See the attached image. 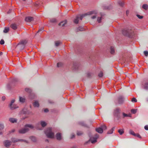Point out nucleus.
I'll use <instances>...</instances> for the list:
<instances>
[{
	"instance_id": "nucleus-23",
	"label": "nucleus",
	"mask_w": 148,
	"mask_h": 148,
	"mask_svg": "<svg viewBox=\"0 0 148 148\" xmlns=\"http://www.w3.org/2000/svg\"><path fill=\"white\" fill-rule=\"evenodd\" d=\"M40 124L42 127H45L47 125V123L44 121H41L40 122Z\"/></svg>"
},
{
	"instance_id": "nucleus-62",
	"label": "nucleus",
	"mask_w": 148,
	"mask_h": 148,
	"mask_svg": "<svg viewBox=\"0 0 148 148\" xmlns=\"http://www.w3.org/2000/svg\"><path fill=\"white\" fill-rule=\"evenodd\" d=\"M25 118H23V119H25Z\"/></svg>"
},
{
	"instance_id": "nucleus-2",
	"label": "nucleus",
	"mask_w": 148,
	"mask_h": 148,
	"mask_svg": "<svg viewBox=\"0 0 148 148\" xmlns=\"http://www.w3.org/2000/svg\"><path fill=\"white\" fill-rule=\"evenodd\" d=\"M45 133L48 138H54V133L52 132L51 128H48L45 131Z\"/></svg>"
},
{
	"instance_id": "nucleus-19",
	"label": "nucleus",
	"mask_w": 148,
	"mask_h": 148,
	"mask_svg": "<svg viewBox=\"0 0 148 148\" xmlns=\"http://www.w3.org/2000/svg\"><path fill=\"white\" fill-rule=\"evenodd\" d=\"M25 127L26 128L28 127L31 129H32L34 127L31 124H26L25 125Z\"/></svg>"
},
{
	"instance_id": "nucleus-35",
	"label": "nucleus",
	"mask_w": 148,
	"mask_h": 148,
	"mask_svg": "<svg viewBox=\"0 0 148 148\" xmlns=\"http://www.w3.org/2000/svg\"><path fill=\"white\" fill-rule=\"evenodd\" d=\"M25 90L26 92L29 93H31L32 91L31 89L28 88H26L25 89Z\"/></svg>"
},
{
	"instance_id": "nucleus-1",
	"label": "nucleus",
	"mask_w": 148,
	"mask_h": 148,
	"mask_svg": "<svg viewBox=\"0 0 148 148\" xmlns=\"http://www.w3.org/2000/svg\"><path fill=\"white\" fill-rule=\"evenodd\" d=\"M27 41L25 40H22L16 45V48L20 51H21L24 48Z\"/></svg>"
},
{
	"instance_id": "nucleus-34",
	"label": "nucleus",
	"mask_w": 148,
	"mask_h": 148,
	"mask_svg": "<svg viewBox=\"0 0 148 148\" xmlns=\"http://www.w3.org/2000/svg\"><path fill=\"white\" fill-rule=\"evenodd\" d=\"M60 43V41H56L55 42V45L57 47H58Z\"/></svg>"
},
{
	"instance_id": "nucleus-13",
	"label": "nucleus",
	"mask_w": 148,
	"mask_h": 148,
	"mask_svg": "<svg viewBox=\"0 0 148 148\" xmlns=\"http://www.w3.org/2000/svg\"><path fill=\"white\" fill-rule=\"evenodd\" d=\"M56 137L57 140H60L62 139V136L61 134L60 133H57L56 135Z\"/></svg>"
},
{
	"instance_id": "nucleus-3",
	"label": "nucleus",
	"mask_w": 148,
	"mask_h": 148,
	"mask_svg": "<svg viewBox=\"0 0 148 148\" xmlns=\"http://www.w3.org/2000/svg\"><path fill=\"white\" fill-rule=\"evenodd\" d=\"M87 14H82V15H79L77 16L76 18L74 20V23L75 24H77L79 20H82L83 18L87 15Z\"/></svg>"
},
{
	"instance_id": "nucleus-10",
	"label": "nucleus",
	"mask_w": 148,
	"mask_h": 148,
	"mask_svg": "<svg viewBox=\"0 0 148 148\" xmlns=\"http://www.w3.org/2000/svg\"><path fill=\"white\" fill-rule=\"evenodd\" d=\"M124 98L121 96H119L118 99V103L119 104L123 103L124 102Z\"/></svg>"
},
{
	"instance_id": "nucleus-42",
	"label": "nucleus",
	"mask_w": 148,
	"mask_h": 148,
	"mask_svg": "<svg viewBox=\"0 0 148 148\" xmlns=\"http://www.w3.org/2000/svg\"><path fill=\"white\" fill-rule=\"evenodd\" d=\"M135 136H136L139 138H141V136L139 134H138V133L136 134L135 135Z\"/></svg>"
},
{
	"instance_id": "nucleus-45",
	"label": "nucleus",
	"mask_w": 148,
	"mask_h": 148,
	"mask_svg": "<svg viewBox=\"0 0 148 148\" xmlns=\"http://www.w3.org/2000/svg\"><path fill=\"white\" fill-rule=\"evenodd\" d=\"M62 65V64L61 62L58 63L57 64V66L58 67H60Z\"/></svg>"
},
{
	"instance_id": "nucleus-47",
	"label": "nucleus",
	"mask_w": 148,
	"mask_h": 148,
	"mask_svg": "<svg viewBox=\"0 0 148 148\" xmlns=\"http://www.w3.org/2000/svg\"><path fill=\"white\" fill-rule=\"evenodd\" d=\"M103 75V73L102 72H101L98 75V76L99 77H101Z\"/></svg>"
},
{
	"instance_id": "nucleus-14",
	"label": "nucleus",
	"mask_w": 148,
	"mask_h": 148,
	"mask_svg": "<svg viewBox=\"0 0 148 148\" xmlns=\"http://www.w3.org/2000/svg\"><path fill=\"white\" fill-rule=\"evenodd\" d=\"M10 27L13 29L16 30L17 29V25L15 23H13L11 25Z\"/></svg>"
},
{
	"instance_id": "nucleus-16",
	"label": "nucleus",
	"mask_w": 148,
	"mask_h": 148,
	"mask_svg": "<svg viewBox=\"0 0 148 148\" xmlns=\"http://www.w3.org/2000/svg\"><path fill=\"white\" fill-rule=\"evenodd\" d=\"M67 21L66 20L61 22L59 24V25L61 27H64L65 25L66 24Z\"/></svg>"
},
{
	"instance_id": "nucleus-49",
	"label": "nucleus",
	"mask_w": 148,
	"mask_h": 148,
	"mask_svg": "<svg viewBox=\"0 0 148 148\" xmlns=\"http://www.w3.org/2000/svg\"><path fill=\"white\" fill-rule=\"evenodd\" d=\"M43 29H44L43 28H42L38 30V31L37 33H38L42 31L43 30Z\"/></svg>"
},
{
	"instance_id": "nucleus-15",
	"label": "nucleus",
	"mask_w": 148,
	"mask_h": 148,
	"mask_svg": "<svg viewBox=\"0 0 148 148\" xmlns=\"http://www.w3.org/2000/svg\"><path fill=\"white\" fill-rule=\"evenodd\" d=\"M9 121L12 123H14L17 122V119L15 118H11L9 119Z\"/></svg>"
},
{
	"instance_id": "nucleus-26",
	"label": "nucleus",
	"mask_w": 148,
	"mask_h": 148,
	"mask_svg": "<svg viewBox=\"0 0 148 148\" xmlns=\"http://www.w3.org/2000/svg\"><path fill=\"white\" fill-rule=\"evenodd\" d=\"M17 140L18 139H16L15 138H11V142L14 143L18 142Z\"/></svg>"
},
{
	"instance_id": "nucleus-39",
	"label": "nucleus",
	"mask_w": 148,
	"mask_h": 148,
	"mask_svg": "<svg viewBox=\"0 0 148 148\" xmlns=\"http://www.w3.org/2000/svg\"><path fill=\"white\" fill-rule=\"evenodd\" d=\"M4 128V126L3 124H0V130H3Z\"/></svg>"
},
{
	"instance_id": "nucleus-51",
	"label": "nucleus",
	"mask_w": 148,
	"mask_h": 148,
	"mask_svg": "<svg viewBox=\"0 0 148 148\" xmlns=\"http://www.w3.org/2000/svg\"><path fill=\"white\" fill-rule=\"evenodd\" d=\"M96 16H97L95 14V15L92 16H91V18L92 19H94L96 18Z\"/></svg>"
},
{
	"instance_id": "nucleus-40",
	"label": "nucleus",
	"mask_w": 148,
	"mask_h": 148,
	"mask_svg": "<svg viewBox=\"0 0 148 148\" xmlns=\"http://www.w3.org/2000/svg\"><path fill=\"white\" fill-rule=\"evenodd\" d=\"M144 53L145 56H148V51H144Z\"/></svg>"
},
{
	"instance_id": "nucleus-8",
	"label": "nucleus",
	"mask_w": 148,
	"mask_h": 148,
	"mask_svg": "<svg viewBox=\"0 0 148 148\" xmlns=\"http://www.w3.org/2000/svg\"><path fill=\"white\" fill-rule=\"evenodd\" d=\"M29 130V129L28 128H25L21 129L19 130L18 132L20 134H24L27 132Z\"/></svg>"
},
{
	"instance_id": "nucleus-21",
	"label": "nucleus",
	"mask_w": 148,
	"mask_h": 148,
	"mask_svg": "<svg viewBox=\"0 0 148 148\" xmlns=\"http://www.w3.org/2000/svg\"><path fill=\"white\" fill-rule=\"evenodd\" d=\"M122 115L123 116V118H124L125 117H131V114H127L125 113L124 112H123L122 113Z\"/></svg>"
},
{
	"instance_id": "nucleus-55",
	"label": "nucleus",
	"mask_w": 148,
	"mask_h": 148,
	"mask_svg": "<svg viewBox=\"0 0 148 148\" xmlns=\"http://www.w3.org/2000/svg\"><path fill=\"white\" fill-rule=\"evenodd\" d=\"M51 22H55L56 21V20L55 19H53V20H51Z\"/></svg>"
},
{
	"instance_id": "nucleus-58",
	"label": "nucleus",
	"mask_w": 148,
	"mask_h": 148,
	"mask_svg": "<svg viewBox=\"0 0 148 148\" xmlns=\"http://www.w3.org/2000/svg\"><path fill=\"white\" fill-rule=\"evenodd\" d=\"M11 12V10H10L8 12V13H10Z\"/></svg>"
},
{
	"instance_id": "nucleus-60",
	"label": "nucleus",
	"mask_w": 148,
	"mask_h": 148,
	"mask_svg": "<svg viewBox=\"0 0 148 148\" xmlns=\"http://www.w3.org/2000/svg\"><path fill=\"white\" fill-rule=\"evenodd\" d=\"M2 54V53L0 52V56Z\"/></svg>"
},
{
	"instance_id": "nucleus-12",
	"label": "nucleus",
	"mask_w": 148,
	"mask_h": 148,
	"mask_svg": "<svg viewBox=\"0 0 148 148\" xmlns=\"http://www.w3.org/2000/svg\"><path fill=\"white\" fill-rule=\"evenodd\" d=\"M34 20V18L30 16H27L25 18V21L27 22H30Z\"/></svg>"
},
{
	"instance_id": "nucleus-17",
	"label": "nucleus",
	"mask_w": 148,
	"mask_h": 148,
	"mask_svg": "<svg viewBox=\"0 0 148 148\" xmlns=\"http://www.w3.org/2000/svg\"><path fill=\"white\" fill-rule=\"evenodd\" d=\"M96 130L97 132L99 133H101L103 132V129L101 127L97 128Z\"/></svg>"
},
{
	"instance_id": "nucleus-11",
	"label": "nucleus",
	"mask_w": 148,
	"mask_h": 148,
	"mask_svg": "<svg viewBox=\"0 0 148 148\" xmlns=\"http://www.w3.org/2000/svg\"><path fill=\"white\" fill-rule=\"evenodd\" d=\"M99 137V135L97 134L95 135V137L93 138L91 140V142L92 143H94L97 142V139Z\"/></svg>"
},
{
	"instance_id": "nucleus-27",
	"label": "nucleus",
	"mask_w": 148,
	"mask_h": 148,
	"mask_svg": "<svg viewBox=\"0 0 148 148\" xmlns=\"http://www.w3.org/2000/svg\"><path fill=\"white\" fill-rule=\"evenodd\" d=\"M118 132L120 135H122L124 133L123 130L122 129H120L118 130Z\"/></svg>"
},
{
	"instance_id": "nucleus-20",
	"label": "nucleus",
	"mask_w": 148,
	"mask_h": 148,
	"mask_svg": "<svg viewBox=\"0 0 148 148\" xmlns=\"http://www.w3.org/2000/svg\"><path fill=\"white\" fill-rule=\"evenodd\" d=\"M33 105L35 107H38L39 106V103L37 101H36L33 103Z\"/></svg>"
},
{
	"instance_id": "nucleus-31",
	"label": "nucleus",
	"mask_w": 148,
	"mask_h": 148,
	"mask_svg": "<svg viewBox=\"0 0 148 148\" xmlns=\"http://www.w3.org/2000/svg\"><path fill=\"white\" fill-rule=\"evenodd\" d=\"M30 138L32 141H33L34 142H35L36 140V139L35 137L34 136H31L30 137Z\"/></svg>"
},
{
	"instance_id": "nucleus-7",
	"label": "nucleus",
	"mask_w": 148,
	"mask_h": 148,
	"mask_svg": "<svg viewBox=\"0 0 148 148\" xmlns=\"http://www.w3.org/2000/svg\"><path fill=\"white\" fill-rule=\"evenodd\" d=\"M130 30L129 29H124L122 31V33L125 36H129L130 35Z\"/></svg>"
},
{
	"instance_id": "nucleus-43",
	"label": "nucleus",
	"mask_w": 148,
	"mask_h": 148,
	"mask_svg": "<svg viewBox=\"0 0 148 148\" xmlns=\"http://www.w3.org/2000/svg\"><path fill=\"white\" fill-rule=\"evenodd\" d=\"M119 4L121 6H123L124 4V3L123 2L120 1L119 2Z\"/></svg>"
},
{
	"instance_id": "nucleus-53",
	"label": "nucleus",
	"mask_w": 148,
	"mask_h": 148,
	"mask_svg": "<svg viewBox=\"0 0 148 148\" xmlns=\"http://www.w3.org/2000/svg\"><path fill=\"white\" fill-rule=\"evenodd\" d=\"M15 131V130L14 129H12L11 131L10 132V133H13Z\"/></svg>"
},
{
	"instance_id": "nucleus-44",
	"label": "nucleus",
	"mask_w": 148,
	"mask_h": 148,
	"mask_svg": "<svg viewBox=\"0 0 148 148\" xmlns=\"http://www.w3.org/2000/svg\"><path fill=\"white\" fill-rule=\"evenodd\" d=\"M132 102H136L137 101V99L134 97H133L132 99Z\"/></svg>"
},
{
	"instance_id": "nucleus-52",
	"label": "nucleus",
	"mask_w": 148,
	"mask_h": 148,
	"mask_svg": "<svg viewBox=\"0 0 148 148\" xmlns=\"http://www.w3.org/2000/svg\"><path fill=\"white\" fill-rule=\"evenodd\" d=\"M129 10H127L126 11V15H128L129 14Z\"/></svg>"
},
{
	"instance_id": "nucleus-46",
	"label": "nucleus",
	"mask_w": 148,
	"mask_h": 148,
	"mask_svg": "<svg viewBox=\"0 0 148 148\" xmlns=\"http://www.w3.org/2000/svg\"><path fill=\"white\" fill-rule=\"evenodd\" d=\"M136 16H137V17L140 18V19H142L143 18V16H140L138 14H137L136 15Z\"/></svg>"
},
{
	"instance_id": "nucleus-64",
	"label": "nucleus",
	"mask_w": 148,
	"mask_h": 148,
	"mask_svg": "<svg viewBox=\"0 0 148 148\" xmlns=\"http://www.w3.org/2000/svg\"><path fill=\"white\" fill-rule=\"evenodd\" d=\"M73 148V147H72V148Z\"/></svg>"
},
{
	"instance_id": "nucleus-6",
	"label": "nucleus",
	"mask_w": 148,
	"mask_h": 148,
	"mask_svg": "<svg viewBox=\"0 0 148 148\" xmlns=\"http://www.w3.org/2000/svg\"><path fill=\"white\" fill-rule=\"evenodd\" d=\"M3 143L5 147L8 148L11 145L12 142L9 140H5L3 141Z\"/></svg>"
},
{
	"instance_id": "nucleus-9",
	"label": "nucleus",
	"mask_w": 148,
	"mask_h": 148,
	"mask_svg": "<svg viewBox=\"0 0 148 148\" xmlns=\"http://www.w3.org/2000/svg\"><path fill=\"white\" fill-rule=\"evenodd\" d=\"M143 88L145 89H148V81H144L142 83Z\"/></svg>"
},
{
	"instance_id": "nucleus-50",
	"label": "nucleus",
	"mask_w": 148,
	"mask_h": 148,
	"mask_svg": "<svg viewBox=\"0 0 148 148\" xmlns=\"http://www.w3.org/2000/svg\"><path fill=\"white\" fill-rule=\"evenodd\" d=\"M145 129L146 130H148V125H145L144 127Z\"/></svg>"
},
{
	"instance_id": "nucleus-22",
	"label": "nucleus",
	"mask_w": 148,
	"mask_h": 148,
	"mask_svg": "<svg viewBox=\"0 0 148 148\" xmlns=\"http://www.w3.org/2000/svg\"><path fill=\"white\" fill-rule=\"evenodd\" d=\"M142 8L146 10L148 9V5L147 4H143L142 6Z\"/></svg>"
},
{
	"instance_id": "nucleus-48",
	"label": "nucleus",
	"mask_w": 148,
	"mask_h": 148,
	"mask_svg": "<svg viewBox=\"0 0 148 148\" xmlns=\"http://www.w3.org/2000/svg\"><path fill=\"white\" fill-rule=\"evenodd\" d=\"M4 43V41L3 39H1L0 41V44L1 45H3Z\"/></svg>"
},
{
	"instance_id": "nucleus-54",
	"label": "nucleus",
	"mask_w": 148,
	"mask_h": 148,
	"mask_svg": "<svg viewBox=\"0 0 148 148\" xmlns=\"http://www.w3.org/2000/svg\"><path fill=\"white\" fill-rule=\"evenodd\" d=\"M48 111H49V110L47 109H45L44 110V112H48Z\"/></svg>"
},
{
	"instance_id": "nucleus-61",
	"label": "nucleus",
	"mask_w": 148,
	"mask_h": 148,
	"mask_svg": "<svg viewBox=\"0 0 148 148\" xmlns=\"http://www.w3.org/2000/svg\"><path fill=\"white\" fill-rule=\"evenodd\" d=\"M3 134V133L2 132H0V135L2 134Z\"/></svg>"
},
{
	"instance_id": "nucleus-38",
	"label": "nucleus",
	"mask_w": 148,
	"mask_h": 148,
	"mask_svg": "<svg viewBox=\"0 0 148 148\" xmlns=\"http://www.w3.org/2000/svg\"><path fill=\"white\" fill-rule=\"evenodd\" d=\"M83 134V132L81 131H77V134L78 136L81 135Z\"/></svg>"
},
{
	"instance_id": "nucleus-57",
	"label": "nucleus",
	"mask_w": 148,
	"mask_h": 148,
	"mask_svg": "<svg viewBox=\"0 0 148 148\" xmlns=\"http://www.w3.org/2000/svg\"><path fill=\"white\" fill-rule=\"evenodd\" d=\"M2 99L4 101L5 99V97H2Z\"/></svg>"
},
{
	"instance_id": "nucleus-25",
	"label": "nucleus",
	"mask_w": 148,
	"mask_h": 148,
	"mask_svg": "<svg viewBox=\"0 0 148 148\" xmlns=\"http://www.w3.org/2000/svg\"><path fill=\"white\" fill-rule=\"evenodd\" d=\"M9 29L8 27H5L3 30V32L4 33H7L9 31Z\"/></svg>"
},
{
	"instance_id": "nucleus-32",
	"label": "nucleus",
	"mask_w": 148,
	"mask_h": 148,
	"mask_svg": "<svg viewBox=\"0 0 148 148\" xmlns=\"http://www.w3.org/2000/svg\"><path fill=\"white\" fill-rule=\"evenodd\" d=\"M79 124L82 126H86V124L83 122H80L79 123Z\"/></svg>"
},
{
	"instance_id": "nucleus-18",
	"label": "nucleus",
	"mask_w": 148,
	"mask_h": 148,
	"mask_svg": "<svg viewBox=\"0 0 148 148\" xmlns=\"http://www.w3.org/2000/svg\"><path fill=\"white\" fill-rule=\"evenodd\" d=\"M19 101L20 102L23 103L25 101V99L21 97H19Z\"/></svg>"
},
{
	"instance_id": "nucleus-5",
	"label": "nucleus",
	"mask_w": 148,
	"mask_h": 148,
	"mask_svg": "<svg viewBox=\"0 0 148 148\" xmlns=\"http://www.w3.org/2000/svg\"><path fill=\"white\" fill-rule=\"evenodd\" d=\"M121 110L120 109L116 108L114 111V115L117 118H119L120 117Z\"/></svg>"
},
{
	"instance_id": "nucleus-29",
	"label": "nucleus",
	"mask_w": 148,
	"mask_h": 148,
	"mask_svg": "<svg viewBox=\"0 0 148 148\" xmlns=\"http://www.w3.org/2000/svg\"><path fill=\"white\" fill-rule=\"evenodd\" d=\"M84 30V29L82 27H79L77 29V31H83Z\"/></svg>"
},
{
	"instance_id": "nucleus-33",
	"label": "nucleus",
	"mask_w": 148,
	"mask_h": 148,
	"mask_svg": "<svg viewBox=\"0 0 148 148\" xmlns=\"http://www.w3.org/2000/svg\"><path fill=\"white\" fill-rule=\"evenodd\" d=\"M129 133H130V134L134 136H135V133L134 132V131H132V130H130V131H129Z\"/></svg>"
},
{
	"instance_id": "nucleus-36",
	"label": "nucleus",
	"mask_w": 148,
	"mask_h": 148,
	"mask_svg": "<svg viewBox=\"0 0 148 148\" xmlns=\"http://www.w3.org/2000/svg\"><path fill=\"white\" fill-rule=\"evenodd\" d=\"M102 19V17H98L97 19V21L99 23L101 22V20Z\"/></svg>"
},
{
	"instance_id": "nucleus-24",
	"label": "nucleus",
	"mask_w": 148,
	"mask_h": 148,
	"mask_svg": "<svg viewBox=\"0 0 148 148\" xmlns=\"http://www.w3.org/2000/svg\"><path fill=\"white\" fill-rule=\"evenodd\" d=\"M114 47H110V53L112 54H113L114 53Z\"/></svg>"
},
{
	"instance_id": "nucleus-56",
	"label": "nucleus",
	"mask_w": 148,
	"mask_h": 148,
	"mask_svg": "<svg viewBox=\"0 0 148 148\" xmlns=\"http://www.w3.org/2000/svg\"><path fill=\"white\" fill-rule=\"evenodd\" d=\"M75 135L74 134H72L71 137V138H73L75 137Z\"/></svg>"
},
{
	"instance_id": "nucleus-41",
	"label": "nucleus",
	"mask_w": 148,
	"mask_h": 148,
	"mask_svg": "<svg viewBox=\"0 0 148 148\" xmlns=\"http://www.w3.org/2000/svg\"><path fill=\"white\" fill-rule=\"evenodd\" d=\"M101 128L103 130H105L107 129V127L105 125H103L101 126Z\"/></svg>"
},
{
	"instance_id": "nucleus-63",
	"label": "nucleus",
	"mask_w": 148,
	"mask_h": 148,
	"mask_svg": "<svg viewBox=\"0 0 148 148\" xmlns=\"http://www.w3.org/2000/svg\"><path fill=\"white\" fill-rule=\"evenodd\" d=\"M23 1H25V0H23Z\"/></svg>"
},
{
	"instance_id": "nucleus-30",
	"label": "nucleus",
	"mask_w": 148,
	"mask_h": 148,
	"mask_svg": "<svg viewBox=\"0 0 148 148\" xmlns=\"http://www.w3.org/2000/svg\"><path fill=\"white\" fill-rule=\"evenodd\" d=\"M137 110V109H132L131 110V112L132 113L134 114L136 112Z\"/></svg>"
},
{
	"instance_id": "nucleus-4",
	"label": "nucleus",
	"mask_w": 148,
	"mask_h": 148,
	"mask_svg": "<svg viewBox=\"0 0 148 148\" xmlns=\"http://www.w3.org/2000/svg\"><path fill=\"white\" fill-rule=\"evenodd\" d=\"M15 102V100L12 99L11 100L10 103V104L9 106L11 109L14 110L17 108L18 107L15 104H13Z\"/></svg>"
},
{
	"instance_id": "nucleus-28",
	"label": "nucleus",
	"mask_w": 148,
	"mask_h": 148,
	"mask_svg": "<svg viewBox=\"0 0 148 148\" xmlns=\"http://www.w3.org/2000/svg\"><path fill=\"white\" fill-rule=\"evenodd\" d=\"M114 129V127H113L112 128L111 130L108 132V134H112L113 132Z\"/></svg>"
},
{
	"instance_id": "nucleus-37",
	"label": "nucleus",
	"mask_w": 148,
	"mask_h": 148,
	"mask_svg": "<svg viewBox=\"0 0 148 148\" xmlns=\"http://www.w3.org/2000/svg\"><path fill=\"white\" fill-rule=\"evenodd\" d=\"M17 141H18V142H19V141H23L25 142V143H27V141L26 140H24L23 139H18V140H17Z\"/></svg>"
},
{
	"instance_id": "nucleus-59",
	"label": "nucleus",
	"mask_w": 148,
	"mask_h": 148,
	"mask_svg": "<svg viewBox=\"0 0 148 148\" xmlns=\"http://www.w3.org/2000/svg\"><path fill=\"white\" fill-rule=\"evenodd\" d=\"M146 100L147 102H148V97L146 98Z\"/></svg>"
}]
</instances>
